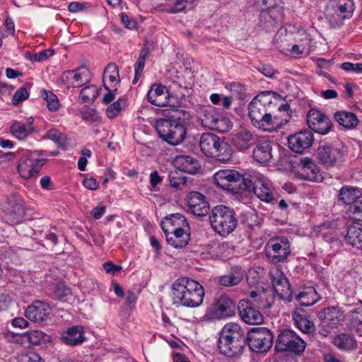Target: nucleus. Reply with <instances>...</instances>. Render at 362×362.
I'll list each match as a JSON object with an SVG mask.
<instances>
[{
	"instance_id": "f257e3e1",
	"label": "nucleus",
	"mask_w": 362,
	"mask_h": 362,
	"mask_svg": "<svg viewBox=\"0 0 362 362\" xmlns=\"http://www.w3.org/2000/svg\"><path fill=\"white\" fill-rule=\"evenodd\" d=\"M204 291L197 281L189 277L176 279L172 285L173 304L187 308H196L203 302Z\"/></svg>"
},
{
	"instance_id": "f03ea898",
	"label": "nucleus",
	"mask_w": 362,
	"mask_h": 362,
	"mask_svg": "<svg viewBox=\"0 0 362 362\" xmlns=\"http://www.w3.org/2000/svg\"><path fill=\"white\" fill-rule=\"evenodd\" d=\"M246 346L245 329L234 322L227 323L220 332L218 348L227 357H238Z\"/></svg>"
},
{
	"instance_id": "7ed1b4c3",
	"label": "nucleus",
	"mask_w": 362,
	"mask_h": 362,
	"mask_svg": "<svg viewBox=\"0 0 362 362\" xmlns=\"http://www.w3.org/2000/svg\"><path fill=\"white\" fill-rule=\"evenodd\" d=\"M271 91L260 93L248 105V115L252 124L259 129H267L272 126V110L275 105L272 102Z\"/></svg>"
},
{
	"instance_id": "20e7f679",
	"label": "nucleus",
	"mask_w": 362,
	"mask_h": 362,
	"mask_svg": "<svg viewBox=\"0 0 362 362\" xmlns=\"http://www.w3.org/2000/svg\"><path fill=\"white\" fill-rule=\"evenodd\" d=\"M214 230L222 237H226L236 228L238 218L234 210L225 205L214 207L209 215Z\"/></svg>"
},
{
	"instance_id": "39448f33",
	"label": "nucleus",
	"mask_w": 362,
	"mask_h": 362,
	"mask_svg": "<svg viewBox=\"0 0 362 362\" xmlns=\"http://www.w3.org/2000/svg\"><path fill=\"white\" fill-rule=\"evenodd\" d=\"M216 187L221 188L228 193L240 197H247L254 193L259 199L265 202H270L274 197L267 182H260L261 186L254 185V182H213Z\"/></svg>"
},
{
	"instance_id": "423d86ee",
	"label": "nucleus",
	"mask_w": 362,
	"mask_h": 362,
	"mask_svg": "<svg viewBox=\"0 0 362 362\" xmlns=\"http://www.w3.org/2000/svg\"><path fill=\"white\" fill-rule=\"evenodd\" d=\"M354 10V0H329L325 7V19L332 28H339L353 16Z\"/></svg>"
},
{
	"instance_id": "0eeeda50",
	"label": "nucleus",
	"mask_w": 362,
	"mask_h": 362,
	"mask_svg": "<svg viewBox=\"0 0 362 362\" xmlns=\"http://www.w3.org/2000/svg\"><path fill=\"white\" fill-rule=\"evenodd\" d=\"M154 127L159 137L172 146L181 144L186 136V127L179 120L159 119L156 120Z\"/></svg>"
},
{
	"instance_id": "6e6552de",
	"label": "nucleus",
	"mask_w": 362,
	"mask_h": 362,
	"mask_svg": "<svg viewBox=\"0 0 362 362\" xmlns=\"http://www.w3.org/2000/svg\"><path fill=\"white\" fill-rule=\"evenodd\" d=\"M245 339L246 345L255 353L267 352L273 344L272 332L264 327L252 328L247 332Z\"/></svg>"
},
{
	"instance_id": "1a4fd4ad",
	"label": "nucleus",
	"mask_w": 362,
	"mask_h": 362,
	"mask_svg": "<svg viewBox=\"0 0 362 362\" xmlns=\"http://www.w3.org/2000/svg\"><path fill=\"white\" fill-rule=\"evenodd\" d=\"M46 159L42 158V152L26 151L23 153L18 165V171L24 179L35 178L40 171Z\"/></svg>"
},
{
	"instance_id": "9d476101",
	"label": "nucleus",
	"mask_w": 362,
	"mask_h": 362,
	"mask_svg": "<svg viewBox=\"0 0 362 362\" xmlns=\"http://www.w3.org/2000/svg\"><path fill=\"white\" fill-rule=\"evenodd\" d=\"M320 334L327 337L344 319V312L338 306H329L317 313Z\"/></svg>"
},
{
	"instance_id": "9b49d317",
	"label": "nucleus",
	"mask_w": 362,
	"mask_h": 362,
	"mask_svg": "<svg viewBox=\"0 0 362 362\" xmlns=\"http://www.w3.org/2000/svg\"><path fill=\"white\" fill-rule=\"evenodd\" d=\"M268 260L274 264L286 262L291 254V247L288 239L284 236L271 238L265 248Z\"/></svg>"
},
{
	"instance_id": "f8f14e48",
	"label": "nucleus",
	"mask_w": 362,
	"mask_h": 362,
	"mask_svg": "<svg viewBox=\"0 0 362 362\" xmlns=\"http://www.w3.org/2000/svg\"><path fill=\"white\" fill-rule=\"evenodd\" d=\"M305 349V341L293 330L286 329L279 334L275 344L277 352L289 351L299 354L303 352Z\"/></svg>"
},
{
	"instance_id": "ddd939ff",
	"label": "nucleus",
	"mask_w": 362,
	"mask_h": 362,
	"mask_svg": "<svg viewBox=\"0 0 362 362\" xmlns=\"http://www.w3.org/2000/svg\"><path fill=\"white\" fill-rule=\"evenodd\" d=\"M347 147L340 143L335 145H323L318 147L317 157L320 163L327 166H334L344 160Z\"/></svg>"
},
{
	"instance_id": "4468645a",
	"label": "nucleus",
	"mask_w": 362,
	"mask_h": 362,
	"mask_svg": "<svg viewBox=\"0 0 362 362\" xmlns=\"http://www.w3.org/2000/svg\"><path fill=\"white\" fill-rule=\"evenodd\" d=\"M213 181H264L266 177L258 171L247 169L239 172L233 169H223L216 172L213 176Z\"/></svg>"
},
{
	"instance_id": "2eb2a0df",
	"label": "nucleus",
	"mask_w": 362,
	"mask_h": 362,
	"mask_svg": "<svg viewBox=\"0 0 362 362\" xmlns=\"http://www.w3.org/2000/svg\"><path fill=\"white\" fill-rule=\"evenodd\" d=\"M307 124L312 131L321 135L327 134L333 127L329 117L315 108H311L308 112Z\"/></svg>"
},
{
	"instance_id": "dca6fc26",
	"label": "nucleus",
	"mask_w": 362,
	"mask_h": 362,
	"mask_svg": "<svg viewBox=\"0 0 362 362\" xmlns=\"http://www.w3.org/2000/svg\"><path fill=\"white\" fill-rule=\"evenodd\" d=\"M235 303L228 296L222 295L214 300L209 310V315L211 319L220 320L233 316L235 314Z\"/></svg>"
},
{
	"instance_id": "f3484780",
	"label": "nucleus",
	"mask_w": 362,
	"mask_h": 362,
	"mask_svg": "<svg viewBox=\"0 0 362 362\" xmlns=\"http://www.w3.org/2000/svg\"><path fill=\"white\" fill-rule=\"evenodd\" d=\"M313 134L310 130L300 131L288 137V148L294 153L302 154L313 143Z\"/></svg>"
},
{
	"instance_id": "a211bd4d",
	"label": "nucleus",
	"mask_w": 362,
	"mask_h": 362,
	"mask_svg": "<svg viewBox=\"0 0 362 362\" xmlns=\"http://www.w3.org/2000/svg\"><path fill=\"white\" fill-rule=\"evenodd\" d=\"M187 211L196 216H205L209 212V204L198 192H191L187 196Z\"/></svg>"
},
{
	"instance_id": "6ab92c4d",
	"label": "nucleus",
	"mask_w": 362,
	"mask_h": 362,
	"mask_svg": "<svg viewBox=\"0 0 362 362\" xmlns=\"http://www.w3.org/2000/svg\"><path fill=\"white\" fill-rule=\"evenodd\" d=\"M254 303L248 299H242L238 305L241 319L250 325H259L263 322V315L260 311L255 308Z\"/></svg>"
},
{
	"instance_id": "aec40b11",
	"label": "nucleus",
	"mask_w": 362,
	"mask_h": 362,
	"mask_svg": "<svg viewBox=\"0 0 362 362\" xmlns=\"http://www.w3.org/2000/svg\"><path fill=\"white\" fill-rule=\"evenodd\" d=\"M51 312V308L47 303L35 300L28 306L25 315L30 321L41 323L49 318Z\"/></svg>"
},
{
	"instance_id": "412c9836",
	"label": "nucleus",
	"mask_w": 362,
	"mask_h": 362,
	"mask_svg": "<svg viewBox=\"0 0 362 362\" xmlns=\"http://www.w3.org/2000/svg\"><path fill=\"white\" fill-rule=\"evenodd\" d=\"M147 99L152 105L158 107L165 105L175 106L171 103L169 93L165 86L161 84H153L147 93Z\"/></svg>"
},
{
	"instance_id": "4be33fe9",
	"label": "nucleus",
	"mask_w": 362,
	"mask_h": 362,
	"mask_svg": "<svg viewBox=\"0 0 362 362\" xmlns=\"http://www.w3.org/2000/svg\"><path fill=\"white\" fill-rule=\"evenodd\" d=\"M10 208L6 214V220L10 224L20 223L25 216V207L23 201L17 197H11L8 199Z\"/></svg>"
},
{
	"instance_id": "5701e85b",
	"label": "nucleus",
	"mask_w": 362,
	"mask_h": 362,
	"mask_svg": "<svg viewBox=\"0 0 362 362\" xmlns=\"http://www.w3.org/2000/svg\"><path fill=\"white\" fill-rule=\"evenodd\" d=\"M272 279L274 290L279 297L288 302L292 301L293 294L289 281L286 276L282 272H277L272 276Z\"/></svg>"
},
{
	"instance_id": "b1692460",
	"label": "nucleus",
	"mask_w": 362,
	"mask_h": 362,
	"mask_svg": "<svg viewBox=\"0 0 362 362\" xmlns=\"http://www.w3.org/2000/svg\"><path fill=\"white\" fill-rule=\"evenodd\" d=\"M86 340L83 327L72 326L64 332L61 336L62 342L69 346H76L81 344Z\"/></svg>"
},
{
	"instance_id": "393cba45",
	"label": "nucleus",
	"mask_w": 362,
	"mask_h": 362,
	"mask_svg": "<svg viewBox=\"0 0 362 362\" xmlns=\"http://www.w3.org/2000/svg\"><path fill=\"white\" fill-rule=\"evenodd\" d=\"M255 142L254 135L246 129H240L232 136L231 143L239 151H243L252 146Z\"/></svg>"
},
{
	"instance_id": "a878e982",
	"label": "nucleus",
	"mask_w": 362,
	"mask_h": 362,
	"mask_svg": "<svg viewBox=\"0 0 362 362\" xmlns=\"http://www.w3.org/2000/svg\"><path fill=\"white\" fill-rule=\"evenodd\" d=\"M167 243L175 248H183L190 240L189 234L185 228H172V231L165 233Z\"/></svg>"
},
{
	"instance_id": "bb28decb",
	"label": "nucleus",
	"mask_w": 362,
	"mask_h": 362,
	"mask_svg": "<svg viewBox=\"0 0 362 362\" xmlns=\"http://www.w3.org/2000/svg\"><path fill=\"white\" fill-rule=\"evenodd\" d=\"M253 158L262 164L269 163L272 158L271 142L267 140L259 141L253 150Z\"/></svg>"
},
{
	"instance_id": "cd10ccee",
	"label": "nucleus",
	"mask_w": 362,
	"mask_h": 362,
	"mask_svg": "<svg viewBox=\"0 0 362 362\" xmlns=\"http://www.w3.org/2000/svg\"><path fill=\"white\" fill-rule=\"evenodd\" d=\"M221 137L212 133H204L199 140V147L202 153L207 157H211L217 151V143Z\"/></svg>"
},
{
	"instance_id": "c85d7f7f",
	"label": "nucleus",
	"mask_w": 362,
	"mask_h": 362,
	"mask_svg": "<svg viewBox=\"0 0 362 362\" xmlns=\"http://www.w3.org/2000/svg\"><path fill=\"white\" fill-rule=\"evenodd\" d=\"M334 119L338 124L345 129L356 128L359 122L357 116L352 112L338 110L334 114Z\"/></svg>"
},
{
	"instance_id": "c756f323",
	"label": "nucleus",
	"mask_w": 362,
	"mask_h": 362,
	"mask_svg": "<svg viewBox=\"0 0 362 362\" xmlns=\"http://www.w3.org/2000/svg\"><path fill=\"white\" fill-rule=\"evenodd\" d=\"M164 233L172 231V228H185L188 227L186 218L179 213L166 216L160 223Z\"/></svg>"
},
{
	"instance_id": "7c9ffc66",
	"label": "nucleus",
	"mask_w": 362,
	"mask_h": 362,
	"mask_svg": "<svg viewBox=\"0 0 362 362\" xmlns=\"http://www.w3.org/2000/svg\"><path fill=\"white\" fill-rule=\"evenodd\" d=\"M243 276L244 273L240 267H233L228 274L219 278L218 284L224 287L234 286L242 281Z\"/></svg>"
},
{
	"instance_id": "2f4dec72",
	"label": "nucleus",
	"mask_w": 362,
	"mask_h": 362,
	"mask_svg": "<svg viewBox=\"0 0 362 362\" xmlns=\"http://www.w3.org/2000/svg\"><path fill=\"white\" fill-rule=\"evenodd\" d=\"M295 298L302 308L303 307L313 305L320 300L321 297L315 288L308 287L304 291L299 292L298 294L295 296Z\"/></svg>"
},
{
	"instance_id": "473e14b6",
	"label": "nucleus",
	"mask_w": 362,
	"mask_h": 362,
	"mask_svg": "<svg viewBox=\"0 0 362 362\" xmlns=\"http://www.w3.org/2000/svg\"><path fill=\"white\" fill-rule=\"evenodd\" d=\"M333 344L341 351H351L357 347L355 337L349 334L340 333L332 339Z\"/></svg>"
},
{
	"instance_id": "72a5a7b5",
	"label": "nucleus",
	"mask_w": 362,
	"mask_h": 362,
	"mask_svg": "<svg viewBox=\"0 0 362 362\" xmlns=\"http://www.w3.org/2000/svg\"><path fill=\"white\" fill-rule=\"evenodd\" d=\"M199 118L202 124L209 129L211 128L217 117H219V112L213 106H201L198 110Z\"/></svg>"
},
{
	"instance_id": "f704fd0d",
	"label": "nucleus",
	"mask_w": 362,
	"mask_h": 362,
	"mask_svg": "<svg viewBox=\"0 0 362 362\" xmlns=\"http://www.w3.org/2000/svg\"><path fill=\"white\" fill-rule=\"evenodd\" d=\"M250 296L252 299V302L258 309L269 308L274 302V297L266 291H255L250 293Z\"/></svg>"
},
{
	"instance_id": "c9c22d12",
	"label": "nucleus",
	"mask_w": 362,
	"mask_h": 362,
	"mask_svg": "<svg viewBox=\"0 0 362 362\" xmlns=\"http://www.w3.org/2000/svg\"><path fill=\"white\" fill-rule=\"evenodd\" d=\"M303 178L308 181H318L317 174L320 173L318 166L309 158L301 159Z\"/></svg>"
},
{
	"instance_id": "e433bc0d",
	"label": "nucleus",
	"mask_w": 362,
	"mask_h": 362,
	"mask_svg": "<svg viewBox=\"0 0 362 362\" xmlns=\"http://www.w3.org/2000/svg\"><path fill=\"white\" fill-rule=\"evenodd\" d=\"M83 68H78L76 70H69L64 72L62 75V80L66 81L72 87H79L85 84L87 81V78H84L86 76V70L80 72Z\"/></svg>"
},
{
	"instance_id": "4c0bfd02",
	"label": "nucleus",
	"mask_w": 362,
	"mask_h": 362,
	"mask_svg": "<svg viewBox=\"0 0 362 362\" xmlns=\"http://www.w3.org/2000/svg\"><path fill=\"white\" fill-rule=\"evenodd\" d=\"M216 152L213 154L212 158H216L219 161L226 162L231 159L233 150L231 146L225 141L224 138H220L217 143Z\"/></svg>"
},
{
	"instance_id": "58836bf2",
	"label": "nucleus",
	"mask_w": 362,
	"mask_h": 362,
	"mask_svg": "<svg viewBox=\"0 0 362 362\" xmlns=\"http://www.w3.org/2000/svg\"><path fill=\"white\" fill-rule=\"evenodd\" d=\"M345 240L353 247L362 243V229L358 223H354L347 227Z\"/></svg>"
},
{
	"instance_id": "ea45409f",
	"label": "nucleus",
	"mask_w": 362,
	"mask_h": 362,
	"mask_svg": "<svg viewBox=\"0 0 362 362\" xmlns=\"http://www.w3.org/2000/svg\"><path fill=\"white\" fill-rule=\"evenodd\" d=\"M361 196L362 192L359 189L346 186L340 189L339 199L346 204H352Z\"/></svg>"
},
{
	"instance_id": "a19ab883",
	"label": "nucleus",
	"mask_w": 362,
	"mask_h": 362,
	"mask_svg": "<svg viewBox=\"0 0 362 362\" xmlns=\"http://www.w3.org/2000/svg\"><path fill=\"white\" fill-rule=\"evenodd\" d=\"M10 129L13 136L19 140L25 139L34 131L33 127L25 125V123H23L18 121H15L11 124Z\"/></svg>"
},
{
	"instance_id": "79ce46f5",
	"label": "nucleus",
	"mask_w": 362,
	"mask_h": 362,
	"mask_svg": "<svg viewBox=\"0 0 362 362\" xmlns=\"http://www.w3.org/2000/svg\"><path fill=\"white\" fill-rule=\"evenodd\" d=\"M293 319L298 328L303 332L309 334L315 331V325L313 322L308 319L305 315H301L299 312H293Z\"/></svg>"
},
{
	"instance_id": "37998d69",
	"label": "nucleus",
	"mask_w": 362,
	"mask_h": 362,
	"mask_svg": "<svg viewBox=\"0 0 362 362\" xmlns=\"http://www.w3.org/2000/svg\"><path fill=\"white\" fill-rule=\"evenodd\" d=\"M348 325L351 330L362 332V308H358L350 313Z\"/></svg>"
},
{
	"instance_id": "c03bdc74",
	"label": "nucleus",
	"mask_w": 362,
	"mask_h": 362,
	"mask_svg": "<svg viewBox=\"0 0 362 362\" xmlns=\"http://www.w3.org/2000/svg\"><path fill=\"white\" fill-rule=\"evenodd\" d=\"M45 138L53 141L58 146L63 150L67 147L66 136L56 129H51L46 132Z\"/></svg>"
},
{
	"instance_id": "a18cd8bd",
	"label": "nucleus",
	"mask_w": 362,
	"mask_h": 362,
	"mask_svg": "<svg viewBox=\"0 0 362 362\" xmlns=\"http://www.w3.org/2000/svg\"><path fill=\"white\" fill-rule=\"evenodd\" d=\"M25 337L30 344L35 346L45 344L51 341V336L39 330L30 331L26 334Z\"/></svg>"
},
{
	"instance_id": "49530a36",
	"label": "nucleus",
	"mask_w": 362,
	"mask_h": 362,
	"mask_svg": "<svg viewBox=\"0 0 362 362\" xmlns=\"http://www.w3.org/2000/svg\"><path fill=\"white\" fill-rule=\"evenodd\" d=\"M210 129H215L221 133L228 132L233 127L232 122L226 117L219 113V117L215 120Z\"/></svg>"
},
{
	"instance_id": "de8ad7c7",
	"label": "nucleus",
	"mask_w": 362,
	"mask_h": 362,
	"mask_svg": "<svg viewBox=\"0 0 362 362\" xmlns=\"http://www.w3.org/2000/svg\"><path fill=\"white\" fill-rule=\"evenodd\" d=\"M104 75L108 77L109 81L111 82V85H116V88H118L120 79L119 76V69L115 64H109L105 69Z\"/></svg>"
},
{
	"instance_id": "09e8293b",
	"label": "nucleus",
	"mask_w": 362,
	"mask_h": 362,
	"mask_svg": "<svg viewBox=\"0 0 362 362\" xmlns=\"http://www.w3.org/2000/svg\"><path fill=\"white\" fill-rule=\"evenodd\" d=\"M41 97L47 101V107L50 111H56L59 109L58 98L52 92L43 89L41 90Z\"/></svg>"
},
{
	"instance_id": "8fccbe9b",
	"label": "nucleus",
	"mask_w": 362,
	"mask_h": 362,
	"mask_svg": "<svg viewBox=\"0 0 362 362\" xmlns=\"http://www.w3.org/2000/svg\"><path fill=\"white\" fill-rule=\"evenodd\" d=\"M98 95V90L95 86H88L83 88L80 93V97L83 102L93 103Z\"/></svg>"
},
{
	"instance_id": "3c124183",
	"label": "nucleus",
	"mask_w": 362,
	"mask_h": 362,
	"mask_svg": "<svg viewBox=\"0 0 362 362\" xmlns=\"http://www.w3.org/2000/svg\"><path fill=\"white\" fill-rule=\"evenodd\" d=\"M71 295V289L64 283H57L54 289L53 298L55 300L64 301V298Z\"/></svg>"
},
{
	"instance_id": "603ef678",
	"label": "nucleus",
	"mask_w": 362,
	"mask_h": 362,
	"mask_svg": "<svg viewBox=\"0 0 362 362\" xmlns=\"http://www.w3.org/2000/svg\"><path fill=\"white\" fill-rule=\"evenodd\" d=\"M286 37L287 35H286L284 37H282L279 33L275 36L274 41L276 44H280L278 48L281 50V52H284L285 51H290L291 54L297 55L302 54L303 51L300 50L299 46L298 45H293L291 47V49L282 45L284 41H287Z\"/></svg>"
},
{
	"instance_id": "864d4df0",
	"label": "nucleus",
	"mask_w": 362,
	"mask_h": 362,
	"mask_svg": "<svg viewBox=\"0 0 362 362\" xmlns=\"http://www.w3.org/2000/svg\"><path fill=\"white\" fill-rule=\"evenodd\" d=\"M177 162L180 163L182 164V168L183 171H187L190 173H195V164H197V160L193 158L185 156H180L177 158Z\"/></svg>"
},
{
	"instance_id": "5fc2aeb1",
	"label": "nucleus",
	"mask_w": 362,
	"mask_h": 362,
	"mask_svg": "<svg viewBox=\"0 0 362 362\" xmlns=\"http://www.w3.org/2000/svg\"><path fill=\"white\" fill-rule=\"evenodd\" d=\"M125 104L126 101L122 98H119L117 101L110 104L106 110L107 116L111 119L115 117L122 110Z\"/></svg>"
},
{
	"instance_id": "6e6d98bb",
	"label": "nucleus",
	"mask_w": 362,
	"mask_h": 362,
	"mask_svg": "<svg viewBox=\"0 0 362 362\" xmlns=\"http://www.w3.org/2000/svg\"><path fill=\"white\" fill-rule=\"evenodd\" d=\"M29 97V93L25 88H20L18 89L11 100L13 105H18L20 103L24 101Z\"/></svg>"
},
{
	"instance_id": "4d7b16f0",
	"label": "nucleus",
	"mask_w": 362,
	"mask_h": 362,
	"mask_svg": "<svg viewBox=\"0 0 362 362\" xmlns=\"http://www.w3.org/2000/svg\"><path fill=\"white\" fill-rule=\"evenodd\" d=\"M103 86L107 93L103 96V103L105 104L110 103L115 98V92L117 90V88H116V85H110L108 86L105 83H103Z\"/></svg>"
},
{
	"instance_id": "13d9d810",
	"label": "nucleus",
	"mask_w": 362,
	"mask_h": 362,
	"mask_svg": "<svg viewBox=\"0 0 362 362\" xmlns=\"http://www.w3.org/2000/svg\"><path fill=\"white\" fill-rule=\"evenodd\" d=\"M349 211L352 214L354 219L362 221V201H357L349 207Z\"/></svg>"
},
{
	"instance_id": "bf43d9fd",
	"label": "nucleus",
	"mask_w": 362,
	"mask_h": 362,
	"mask_svg": "<svg viewBox=\"0 0 362 362\" xmlns=\"http://www.w3.org/2000/svg\"><path fill=\"white\" fill-rule=\"evenodd\" d=\"M341 68L346 71H353L356 74L362 73V63L344 62L341 64Z\"/></svg>"
},
{
	"instance_id": "052dcab7",
	"label": "nucleus",
	"mask_w": 362,
	"mask_h": 362,
	"mask_svg": "<svg viewBox=\"0 0 362 362\" xmlns=\"http://www.w3.org/2000/svg\"><path fill=\"white\" fill-rule=\"evenodd\" d=\"M136 300V294L133 291H129L127 293L124 305L128 307L129 310H132L134 308Z\"/></svg>"
},
{
	"instance_id": "680f3d73",
	"label": "nucleus",
	"mask_w": 362,
	"mask_h": 362,
	"mask_svg": "<svg viewBox=\"0 0 362 362\" xmlns=\"http://www.w3.org/2000/svg\"><path fill=\"white\" fill-rule=\"evenodd\" d=\"M103 268L107 273L115 274L122 269L121 266L115 265L112 262H106L103 264Z\"/></svg>"
},
{
	"instance_id": "e2e57ef3",
	"label": "nucleus",
	"mask_w": 362,
	"mask_h": 362,
	"mask_svg": "<svg viewBox=\"0 0 362 362\" xmlns=\"http://www.w3.org/2000/svg\"><path fill=\"white\" fill-rule=\"evenodd\" d=\"M86 8V4L81 2H71L69 4L68 9L70 12L75 13L84 10Z\"/></svg>"
},
{
	"instance_id": "0e129e2a",
	"label": "nucleus",
	"mask_w": 362,
	"mask_h": 362,
	"mask_svg": "<svg viewBox=\"0 0 362 362\" xmlns=\"http://www.w3.org/2000/svg\"><path fill=\"white\" fill-rule=\"evenodd\" d=\"M259 71L268 78H272L275 71L270 65H262L259 69Z\"/></svg>"
},
{
	"instance_id": "69168bd1",
	"label": "nucleus",
	"mask_w": 362,
	"mask_h": 362,
	"mask_svg": "<svg viewBox=\"0 0 362 362\" xmlns=\"http://www.w3.org/2000/svg\"><path fill=\"white\" fill-rule=\"evenodd\" d=\"M105 211V206H98L95 207L92 211H91V216L95 218V219L100 218Z\"/></svg>"
},
{
	"instance_id": "338daca9",
	"label": "nucleus",
	"mask_w": 362,
	"mask_h": 362,
	"mask_svg": "<svg viewBox=\"0 0 362 362\" xmlns=\"http://www.w3.org/2000/svg\"><path fill=\"white\" fill-rule=\"evenodd\" d=\"M344 294L348 299L356 298V285L354 284H351L349 286L345 288Z\"/></svg>"
},
{
	"instance_id": "774afa93",
	"label": "nucleus",
	"mask_w": 362,
	"mask_h": 362,
	"mask_svg": "<svg viewBox=\"0 0 362 362\" xmlns=\"http://www.w3.org/2000/svg\"><path fill=\"white\" fill-rule=\"evenodd\" d=\"M25 362H44V361L38 354L30 353L26 356Z\"/></svg>"
}]
</instances>
